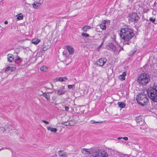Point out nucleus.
<instances>
[{"instance_id":"nucleus-39","label":"nucleus","mask_w":157,"mask_h":157,"mask_svg":"<svg viewBox=\"0 0 157 157\" xmlns=\"http://www.w3.org/2000/svg\"><path fill=\"white\" fill-rule=\"evenodd\" d=\"M122 140L124 139V140H128V138L127 137H122Z\"/></svg>"},{"instance_id":"nucleus-54","label":"nucleus","mask_w":157,"mask_h":157,"mask_svg":"<svg viewBox=\"0 0 157 157\" xmlns=\"http://www.w3.org/2000/svg\"><path fill=\"white\" fill-rule=\"evenodd\" d=\"M23 0V2H24L25 1V0Z\"/></svg>"},{"instance_id":"nucleus-52","label":"nucleus","mask_w":157,"mask_h":157,"mask_svg":"<svg viewBox=\"0 0 157 157\" xmlns=\"http://www.w3.org/2000/svg\"><path fill=\"white\" fill-rule=\"evenodd\" d=\"M3 149H4V148H1V149H0V151L2 150Z\"/></svg>"},{"instance_id":"nucleus-49","label":"nucleus","mask_w":157,"mask_h":157,"mask_svg":"<svg viewBox=\"0 0 157 157\" xmlns=\"http://www.w3.org/2000/svg\"><path fill=\"white\" fill-rule=\"evenodd\" d=\"M107 21V22L106 23H109L110 22V21L109 20H107V21Z\"/></svg>"},{"instance_id":"nucleus-12","label":"nucleus","mask_w":157,"mask_h":157,"mask_svg":"<svg viewBox=\"0 0 157 157\" xmlns=\"http://www.w3.org/2000/svg\"><path fill=\"white\" fill-rule=\"evenodd\" d=\"M108 48H109V49H110V50H111L112 51H116L117 50L116 46L112 43H110L109 44Z\"/></svg>"},{"instance_id":"nucleus-24","label":"nucleus","mask_w":157,"mask_h":157,"mask_svg":"<svg viewBox=\"0 0 157 157\" xmlns=\"http://www.w3.org/2000/svg\"><path fill=\"white\" fill-rule=\"evenodd\" d=\"M58 153L59 156L65 154V153L63 152V151L62 150H59V151H58Z\"/></svg>"},{"instance_id":"nucleus-27","label":"nucleus","mask_w":157,"mask_h":157,"mask_svg":"<svg viewBox=\"0 0 157 157\" xmlns=\"http://www.w3.org/2000/svg\"><path fill=\"white\" fill-rule=\"evenodd\" d=\"M118 78L121 81H123L125 79V78L123 76L120 75L118 76Z\"/></svg>"},{"instance_id":"nucleus-3","label":"nucleus","mask_w":157,"mask_h":157,"mask_svg":"<svg viewBox=\"0 0 157 157\" xmlns=\"http://www.w3.org/2000/svg\"><path fill=\"white\" fill-rule=\"evenodd\" d=\"M150 81L149 74L144 72H143L138 75L137 79L138 83L142 86H146L150 82Z\"/></svg>"},{"instance_id":"nucleus-22","label":"nucleus","mask_w":157,"mask_h":157,"mask_svg":"<svg viewBox=\"0 0 157 157\" xmlns=\"http://www.w3.org/2000/svg\"><path fill=\"white\" fill-rule=\"evenodd\" d=\"M75 124H76V121L75 120H71L69 122V123H68V125L69 126H73Z\"/></svg>"},{"instance_id":"nucleus-1","label":"nucleus","mask_w":157,"mask_h":157,"mask_svg":"<svg viewBox=\"0 0 157 157\" xmlns=\"http://www.w3.org/2000/svg\"><path fill=\"white\" fill-rule=\"evenodd\" d=\"M133 29L128 27L121 29L120 35L124 40V44H129L131 43V40L135 35Z\"/></svg>"},{"instance_id":"nucleus-9","label":"nucleus","mask_w":157,"mask_h":157,"mask_svg":"<svg viewBox=\"0 0 157 157\" xmlns=\"http://www.w3.org/2000/svg\"><path fill=\"white\" fill-rule=\"evenodd\" d=\"M41 4V3L38 2H34V3L32 4L33 8L34 9H38L39 8L40 5Z\"/></svg>"},{"instance_id":"nucleus-8","label":"nucleus","mask_w":157,"mask_h":157,"mask_svg":"<svg viewBox=\"0 0 157 157\" xmlns=\"http://www.w3.org/2000/svg\"><path fill=\"white\" fill-rule=\"evenodd\" d=\"M106 61L107 59L105 58H101L96 62L95 64H97L98 66H102Z\"/></svg>"},{"instance_id":"nucleus-30","label":"nucleus","mask_w":157,"mask_h":157,"mask_svg":"<svg viewBox=\"0 0 157 157\" xmlns=\"http://www.w3.org/2000/svg\"><path fill=\"white\" fill-rule=\"evenodd\" d=\"M135 52H136L135 50H134L133 51H131L129 53L128 55L129 56H132Z\"/></svg>"},{"instance_id":"nucleus-32","label":"nucleus","mask_w":157,"mask_h":157,"mask_svg":"<svg viewBox=\"0 0 157 157\" xmlns=\"http://www.w3.org/2000/svg\"><path fill=\"white\" fill-rule=\"evenodd\" d=\"M59 80H59V81L62 82H65V80H64L63 79V77H59Z\"/></svg>"},{"instance_id":"nucleus-16","label":"nucleus","mask_w":157,"mask_h":157,"mask_svg":"<svg viewBox=\"0 0 157 157\" xmlns=\"http://www.w3.org/2000/svg\"><path fill=\"white\" fill-rule=\"evenodd\" d=\"M118 106L121 108H124L125 107V104L123 102H118L117 103Z\"/></svg>"},{"instance_id":"nucleus-13","label":"nucleus","mask_w":157,"mask_h":157,"mask_svg":"<svg viewBox=\"0 0 157 157\" xmlns=\"http://www.w3.org/2000/svg\"><path fill=\"white\" fill-rule=\"evenodd\" d=\"M60 89V90H59L57 92V94L59 95H63L66 92V91L65 90H64L65 89V86H64L63 87V88L62 89Z\"/></svg>"},{"instance_id":"nucleus-31","label":"nucleus","mask_w":157,"mask_h":157,"mask_svg":"<svg viewBox=\"0 0 157 157\" xmlns=\"http://www.w3.org/2000/svg\"><path fill=\"white\" fill-rule=\"evenodd\" d=\"M68 122V121H66V122H62L61 123V124L63 125H65L66 126H69V125H68V124H66V123H67Z\"/></svg>"},{"instance_id":"nucleus-20","label":"nucleus","mask_w":157,"mask_h":157,"mask_svg":"<svg viewBox=\"0 0 157 157\" xmlns=\"http://www.w3.org/2000/svg\"><path fill=\"white\" fill-rule=\"evenodd\" d=\"M91 27L90 26H85L83 27L82 30L84 32H86L88 29H91Z\"/></svg>"},{"instance_id":"nucleus-6","label":"nucleus","mask_w":157,"mask_h":157,"mask_svg":"<svg viewBox=\"0 0 157 157\" xmlns=\"http://www.w3.org/2000/svg\"><path fill=\"white\" fill-rule=\"evenodd\" d=\"M128 21L130 22H134L136 23L138 21L140 17L137 15L136 13H132L131 14H130L128 17Z\"/></svg>"},{"instance_id":"nucleus-2","label":"nucleus","mask_w":157,"mask_h":157,"mask_svg":"<svg viewBox=\"0 0 157 157\" xmlns=\"http://www.w3.org/2000/svg\"><path fill=\"white\" fill-rule=\"evenodd\" d=\"M82 153L84 155L92 154L94 157H108V154L105 151L102 150H98L93 149L92 151L88 149L83 148L82 149Z\"/></svg>"},{"instance_id":"nucleus-11","label":"nucleus","mask_w":157,"mask_h":157,"mask_svg":"<svg viewBox=\"0 0 157 157\" xmlns=\"http://www.w3.org/2000/svg\"><path fill=\"white\" fill-rule=\"evenodd\" d=\"M66 47L69 53V54L72 55L74 53V49L72 47L66 46Z\"/></svg>"},{"instance_id":"nucleus-17","label":"nucleus","mask_w":157,"mask_h":157,"mask_svg":"<svg viewBox=\"0 0 157 157\" xmlns=\"http://www.w3.org/2000/svg\"><path fill=\"white\" fill-rule=\"evenodd\" d=\"M21 62V59L19 56H17L16 59L14 60V63L16 64H18Z\"/></svg>"},{"instance_id":"nucleus-25","label":"nucleus","mask_w":157,"mask_h":157,"mask_svg":"<svg viewBox=\"0 0 157 157\" xmlns=\"http://www.w3.org/2000/svg\"><path fill=\"white\" fill-rule=\"evenodd\" d=\"M67 87L68 89H72V90H74L75 88V85H68Z\"/></svg>"},{"instance_id":"nucleus-18","label":"nucleus","mask_w":157,"mask_h":157,"mask_svg":"<svg viewBox=\"0 0 157 157\" xmlns=\"http://www.w3.org/2000/svg\"><path fill=\"white\" fill-rule=\"evenodd\" d=\"M40 41V40L38 39H34L32 40V43L35 44H37Z\"/></svg>"},{"instance_id":"nucleus-37","label":"nucleus","mask_w":157,"mask_h":157,"mask_svg":"<svg viewBox=\"0 0 157 157\" xmlns=\"http://www.w3.org/2000/svg\"><path fill=\"white\" fill-rule=\"evenodd\" d=\"M126 75H127L126 73L125 72H123V73L121 75L122 76H123L124 77H125V76H126Z\"/></svg>"},{"instance_id":"nucleus-7","label":"nucleus","mask_w":157,"mask_h":157,"mask_svg":"<svg viewBox=\"0 0 157 157\" xmlns=\"http://www.w3.org/2000/svg\"><path fill=\"white\" fill-rule=\"evenodd\" d=\"M45 88L46 89V90H50L51 91L49 92H46L45 93H43L42 95H43L44 97L46 99L48 100H50V96L49 95H48V94H52L53 93L54 91L53 90H52V88L47 87H45ZM41 95H42V94H41Z\"/></svg>"},{"instance_id":"nucleus-38","label":"nucleus","mask_w":157,"mask_h":157,"mask_svg":"<svg viewBox=\"0 0 157 157\" xmlns=\"http://www.w3.org/2000/svg\"><path fill=\"white\" fill-rule=\"evenodd\" d=\"M65 110L66 111H68L69 109V107L67 106H65Z\"/></svg>"},{"instance_id":"nucleus-43","label":"nucleus","mask_w":157,"mask_h":157,"mask_svg":"<svg viewBox=\"0 0 157 157\" xmlns=\"http://www.w3.org/2000/svg\"><path fill=\"white\" fill-rule=\"evenodd\" d=\"M124 139H121L120 140V142H121V143H124L125 142H124Z\"/></svg>"},{"instance_id":"nucleus-51","label":"nucleus","mask_w":157,"mask_h":157,"mask_svg":"<svg viewBox=\"0 0 157 157\" xmlns=\"http://www.w3.org/2000/svg\"><path fill=\"white\" fill-rule=\"evenodd\" d=\"M25 4H29L28 3H27L26 1H25Z\"/></svg>"},{"instance_id":"nucleus-50","label":"nucleus","mask_w":157,"mask_h":157,"mask_svg":"<svg viewBox=\"0 0 157 157\" xmlns=\"http://www.w3.org/2000/svg\"><path fill=\"white\" fill-rule=\"evenodd\" d=\"M113 40H115V36H113Z\"/></svg>"},{"instance_id":"nucleus-42","label":"nucleus","mask_w":157,"mask_h":157,"mask_svg":"<svg viewBox=\"0 0 157 157\" xmlns=\"http://www.w3.org/2000/svg\"><path fill=\"white\" fill-rule=\"evenodd\" d=\"M120 50H119V51H121L122 50H124L123 48L122 47H121L120 46Z\"/></svg>"},{"instance_id":"nucleus-46","label":"nucleus","mask_w":157,"mask_h":157,"mask_svg":"<svg viewBox=\"0 0 157 157\" xmlns=\"http://www.w3.org/2000/svg\"><path fill=\"white\" fill-rule=\"evenodd\" d=\"M103 42H104V41H103L102 42V43L99 46L98 48H100L101 47V46L103 44Z\"/></svg>"},{"instance_id":"nucleus-21","label":"nucleus","mask_w":157,"mask_h":157,"mask_svg":"<svg viewBox=\"0 0 157 157\" xmlns=\"http://www.w3.org/2000/svg\"><path fill=\"white\" fill-rule=\"evenodd\" d=\"M17 17V19L18 20H22L23 19V16L22 15V13H21L18 15H17L16 16Z\"/></svg>"},{"instance_id":"nucleus-10","label":"nucleus","mask_w":157,"mask_h":157,"mask_svg":"<svg viewBox=\"0 0 157 157\" xmlns=\"http://www.w3.org/2000/svg\"><path fill=\"white\" fill-rule=\"evenodd\" d=\"M107 22L106 20H104L102 21L101 24L100 25V27L103 30H105L106 29V23Z\"/></svg>"},{"instance_id":"nucleus-48","label":"nucleus","mask_w":157,"mask_h":157,"mask_svg":"<svg viewBox=\"0 0 157 157\" xmlns=\"http://www.w3.org/2000/svg\"><path fill=\"white\" fill-rule=\"evenodd\" d=\"M8 22L7 21H5L4 22V24H8Z\"/></svg>"},{"instance_id":"nucleus-19","label":"nucleus","mask_w":157,"mask_h":157,"mask_svg":"<svg viewBox=\"0 0 157 157\" xmlns=\"http://www.w3.org/2000/svg\"><path fill=\"white\" fill-rule=\"evenodd\" d=\"M40 70L42 71L46 72L48 70V68L46 66L44 65L40 67Z\"/></svg>"},{"instance_id":"nucleus-47","label":"nucleus","mask_w":157,"mask_h":157,"mask_svg":"<svg viewBox=\"0 0 157 157\" xmlns=\"http://www.w3.org/2000/svg\"><path fill=\"white\" fill-rule=\"evenodd\" d=\"M59 157H66V155H63L61 156H60Z\"/></svg>"},{"instance_id":"nucleus-15","label":"nucleus","mask_w":157,"mask_h":157,"mask_svg":"<svg viewBox=\"0 0 157 157\" xmlns=\"http://www.w3.org/2000/svg\"><path fill=\"white\" fill-rule=\"evenodd\" d=\"M47 128L48 130H50L52 132H56L57 130L56 128L51 127L50 126L47 127Z\"/></svg>"},{"instance_id":"nucleus-29","label":"nucleus","mask_w":157,"mask_h":157,"mask_svg":"<svg viewBox=\"0 0 157 157\" xmlns=\"http://www.w3.org/2000/svg\"><path fill=\"white\" fill-rule=\"evenodd\" d=\"M149 20L155 24H156V23H155V18H153L152 17H150Z\"/></svg>"},{"instance_id":"nucleus-5","label":"nucleus","mask_w":157,"mask_h":157,"mask_svg":"<svg viewBox=\"0 0 157 157\" xmlns=\"http://www.w3.org/2000/svg\"><path fill=\"white\" fill-rule=\"evenodd\" d=\"M136 100L138 104L142 106H144L148 102L149 99L144 92L138 94L136 96Z\"/></svg>"},{"instance_id":"nucleus-4","label":"nucleus","mask_w":157,"mask_h":157,"mask_svg":"<svg viewBox=\"0 0 157 157\" xmlns=\"http://www.w3.org/2000/svg\"><path fill=\"white\" fill-rule=\"evenodd\" d=\"M146 91L149 98L154 102H157V83H155Z\"/></svg>"},{"instance_id":"nucleus-14","label":"nucleus","mask_w":157,"mask_h":157,"mask_svg":"<svg viewBox=\"0 0 157 157\" xmlns=\"http://www.w3.org/2000/svg\"><path fill=\"white\" fill-rule=\"evenodd\" d=\"M7 57L8 61L10 62H12L14 60V58L12 54H8L7 55Z\"/></svg>"},{"instance_id":"nucleus-44","label":"nucleus","mask_w":157,"mask_h":157,"mask_svg":"<svg viewBox=\"0 0 157 157\" xmlns=\"http://www.w3.org/2000/svg\"><path fill=\"white\" fill-rule=\"evenodd\" d=\"M117 139L118 140H121V139L122 140V137H119L117 138Z\"/></svg>"},{"instance_id":"nucleus-41","label":"nucleus","mask_w":157,"mask_h":157,"mask_svg":"<svg viewBox=\"0 0 157 157\" xmlns=\"http://www.w3.org/2000/svg\"><path fill=\"white\" fill-rule=\"evenodd\" d=\"M64 80H65V82L66 80L68 79V78L66 77V76L63 77Z\"/></svg>"},{"instance_id":"nucleus-28","label":"nucleus","mask_w":157,"mask_h":157,"mask_svg":"<svg viewBox=\"0 0 157 157\" xmlns=\"http://www.w3.org/2000/svg\"><path fill=\"white\" fill-rule=\"evenodd\" d=\"M103 122V121H95L94 120H91L90 121V122L92 124H94V123H102Z\"/></svg>"},{"instance_id":"nucleus-40","label":"nucleus","mask_w":157,"mask_h":157,"mask_svg":"<svg viewBox=\"0 0 157 157\" xmlns=\"http://www.w3.org/2000/svg\"><path fill=\"white\" fill-rule=\"evenodd\" d=\"M59 78H55V80L57 82V81H59V80H59Z\"/></svg>"},{"instance_id":"nucleus-34","label":"nucleus","mask_w":157,"mask_h":157,"mask_svg":"<svg viewBox=\"0 0 157 157\" xmlns=\"http://www.w3.org/2000/svg\"><path fill=\"white\" fill-rule=\"evenodd\" d=\"M11 69V67H10V66H8V67H6V68L5 69V72H6L7 71H8L9 70H10Z\"/></svg>"},{"instance_id":"nucleus-55","label":"nucleus","mask_w":157,"mask_h":157,"mask_svg":"<svg viewBox=\"0 0 157 157\" xmlns=\"http://www.w3.org/2000/svg\"><path fill=\"white\" fill-rule=\"evenodd\" d=\"M16 54H17V52H16Z\"/></svg>"},{"instance_id":"nucleus-36","label":"nucleus","mask_w":157,"mask_h":157,"mask_svg":"<svg viewBox=\"0 0 157 157\" xmlns=\"http://www.w3.org/2000/svg\"><path fill=\"white\" fill-rule=\"evenodd\" d=\"M41 121L46 124H49V122L45 120H42Z\"/></svg>"},{"instance_id":"nucleus-33","label":"nucleus","mask_w":157,"mask_h":157,"mask_svg":"<svg viewBox=\"0 0 157 157\" xmlns=\"http://www.w3.org/2000/svg\"><path fill=\"white\" fill-rule=\"evenodd\" d=\"M0 131L4 132L5 131V128L3 127H0Z\"/></svg>"},{"instance_id":"nucleus-45","label":"nucleus","mask_w":157,"mask_h":157,"mask_svg":"<svg viewBox=\"0 0 157 157\" xmlns=\"http://www.w3.org/2000/svg\"><path fill=\"white\" fill-rule=\"evenodd\" d=\"M15 67H12V69H11V71H13L14 69H15Z\"/></svg>"},{"instance_id":"nucleus-53","label":"nucleus","mask_w":157,"mask_h":157,"mask_svg":"<svg viewBox=\"0 0 157 157\" xmlns=\"http://www.w3.org/2000/svg\"><path fill=\"white\" fill-rule=\"evenodd\" d=\"M52 88H53V85L52 84Z\"/></svg>"},{"instance_id":"nucleus-23","label":"nucleus","mask_w":157,"mask_h":157,"mask_svg":"<svg viewBox=\"0 0 157 157\" xmlns=\"http://www.w3.org/2000/svg\"><path fill=\"white\" fill-rule=\"evenodd\" d=\"M135 120L136 122L137 123H140L141 121H142V119L140 116L137 117L136 118Z\"/></svg>"},{"instance_id":"nucleus-26","label":"nucleus","mask_w":157,"mask_h":157,"mask_svg":"<svg viewBox=\"0 0 157 157\" xmlns=\"http://www.w3.org/2000/svg\"><path fill=\"white\" fill-rule=\"evenodd\" d=\"M81 35L83 37H88L89 36V35L88 34L83 33H82Z\"/></svg>"},{"instance_id":"nucleus-35","label":"nucleus","mask_w":157,"mask_h":157,"mask_svg":"<svg viewBox=\"0 0 157 157\" xmlns=\"http://www.w3.org/2000/svg\"><path fill=\"white\" fill-rule=\"evenodd\" d=\"M47 47V46H45L44 47V48L42 49V51L44 52L46 51L48 49V47Z\"/></svg>"}]
</instances>
